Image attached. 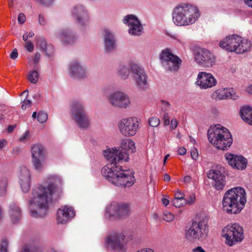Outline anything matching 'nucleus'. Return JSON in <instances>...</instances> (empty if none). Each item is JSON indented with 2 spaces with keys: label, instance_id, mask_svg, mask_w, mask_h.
I'll list each match as a JSON object with an SVG mask.
<instances>
[{
  "label": "nucleus",
  "instance_id": "f257e3e1",
  "mask_svg": "<svg viewBox=\"0 0 252 252\" xmlns=\"http://www.w3.org/2000/svg\"><path fill=\"white\" fill-rule=\"evenodd\" d=\"M121 150L109 149L104 152V156L110 162L101 169L103 176L112 184L120 187H130L134 184L135 178L132 172L124 170L117 164L127 161L128 154L135 151L134 142L131 139H124L121 142Z\"/></svg>",
  "mask_w": 252,
  "mask_h": 252
},
{
  "label": "nucleus",
  "instance_id": "f03ea898",
  "mask_svg": "<svg viewBox=\"0 0 252 252\" xmlns=\"http://www.w3.org/2000/svg\"><path fill=\"white\" fill-rule=\"evenodd\" d=\"M62 186L61 178L53 175L49 177L47 186L39 185L33 188L32 197L29 201L31 215L35 218L44 217L49 203L58 199L62 193Z\"/></svg>",
  "mask_w": 252,
  "mask_h": 252
},
{
  "label": "nucleus",
  "instance_id": "7ed1b4c3",
  "mask_svg": "<svg viewBox=\"0 0 252 252\" xmlns=\"http://www.w3.org/2000/svg\"><path fill=\"white\" fill-rule=\"evenodd\" d=\"M200 16V12L198 7L188 2L177 4L172 10V21L179 27L193 25L199 20Z\"/></svg>",
  "mask_w": 252,
  "mask_h": 252
},
{
  "label": "nucleus",
  "instance_id": "20e7f679",
  "mask_svg": "<svg viewBox=\"0 0 252 252\" xmlns=\"http://www.w3.org/2000/svg\"><path fill=\"white\" fill-rule=\"evenodd\" d=\"M245 189L236 187L227 190L223 197V208L228 214H238L244 208L246 202Z\"/></svg>",
  "mask_w": 252,
  "mask_h": 252
},
{
  "label": "nucleus",
  "instance_id": "39448f33",
  "mask_svg": "<svg viewBox=\"0 0 252 252\" xmlns=\"http://www.w3.org/2000/svg\"><path fill=\"white\" fill-rule=\"evenodd\" d=\"M207 133L210 142L218 149L227 150L232 143L230 132L220 125L211 126Z\"/></svg>",
  "mask_w": 252,
  "mask_h": 252
},
{
  "label": "nucleus",
  "instance_id": "423d86ee",
  "mask_svg": "<svg viewBox=\"0 0 252 252\" xmlns=\"http://www.w3.org/2000/svg\"><path fill=\"white\" fill-rule=\"evenodd\" d=\"M251 41L243 39L236 34L226 36L220 43V46L222 49L231 52L242 54L248 51L251 47Z\"/></svg>",
  "mask_w": 252,
  "mask_h": 252
},
{
  "label": "nucleus",
  "instance_id": "0eeeda50",
  "mask_svg": "<svg viewBox=\"0 0 252 252\" xmlns=\"http://www.w3.org/2000/svg\"><path fill=\"white\" fill-rule=\"evenodd\" d=\"M71 117L82 128H88L90 125V120L86 113L83 102L79 100L74 101L70 106Z\"/></svg>",
  "mask_w": 252,
  "mask_h": 252
},
{
  "label": "nucleus",
  "instance_id": "6e6552de",
  "mask_svg": "<svg viewBox=\"0 0 252 252\" xmlns=\"http://www.w3.org/2000/svg\"><path fill=\"white\" fill-rule=\"evenodd\" d=\"M131 77L136 88L139 91H146L149 88L148 75L143 67L136 63L129 65Z\"/></svg>",
  "mask_w": 252,
  "mask_h": 252
},
{
  "label": "nucleus",
  "instance_id": "1a4fd4ad",
  "mask_svg": "<svg viewBox=\"0 0 252 252\" xmlns=\"http://www.w3.org/2000/svg\"><path fill=\"white\" fill-rule=\"evenodd\" d=\"M207 234V223L204 220L194 221L186 231V239L191 242L203 240Z\"/></svg>",
  "mask_w": 252,
  "mask_h": 252
},
{
  "label": "nucleus",
  "instance_id": "9d476101",
  "mask_svg": "<svg viewBox=\"0 0 252 252\" xmlns=\"http://www.w3.org/2000/svg\"><path fill=\"white\" fill-rule=\"evenodd\" d=\"M222 233L226 244L229 246L241 242L244 238L243 229L237 223L227 225L222 229Z\"/></svg>",
  "mask_w": 252,
  "mask_h": 252
},
{
  "label": "nucleus",
  "instance_id": "9b49d317",
  "mask_svg": "<svg viewBox=\"0 0 252 252\" xmlns=\"http://www.w3.org/2000/svg\"><path fill=\"white\" fill-rule=\"evenodd\" d=\"M140 120L137 117H132L123 119L119 123L120 132L124 136H134L140 128Z\"/></svg>",
  "mask_w": 252,
  "mask_h": 252
},
{
  "label": "nucleus",
  "instance_id": "f8f14e48",
  "mask_svg": "<svg viewBox=\"0 0 252 252\" xmlns=\"http://www.w3.org/2000/svg\"><path fill=\"white\" fill-rule=\"evenodd\" d=\"M130 213V206L128 204L112 202L107 207L106 216L109 219H120L128 216Z\"/></svg>",
  "mask_w": 252,
  "mask_h": 252
},
{
  "label": "nucleus",
  "instance_id": "ddd939ff",
  "mask_svg": "<svg viewBox=\"0 0 252 252\" xmlns=\"http://www.w3.org/2000/svg\"><path fill=\"white\" fill-rule=\"evenodd\" d=\"M108 101L114 107L126 108L129 107L130 101L128 96L122 91H115L108 96Z\"/></svg>",
  "mask_w": 252,
  "mask_h": 252
},
{
  "label": "nucleus",
  "instance_id": "4468645a",
  "mask_svg": "<svg viewBox=\"0 0 252 252\" xmlns=\"http://www.w3.org/2000/svg\"><path fill=\"white\" fill-rule=\"evenodd\" d=\"M195 61L200 65L210 68L215 64L216 59L211 52L205 49H201L196 52Z\"/></svg>",
  "mask_w": 252,
  "mask_h": 252
},
{
  "label": "nucleus",
  "instance_id": "2eb2a0df",
  "mask_svg": "<svg viewBox=\"0 0 252 252\" xmlns=\"http://www.w3.org/2000/svg\"><path fill=\"white\" fill-rule=\"evenodd\" d=\"M105 243L113 250H122L125 244V236L122 233L113 232L107 237Z\"/></svg>",
  "mask_w": 252,
  "mask_h": 252
},
{
  "label": "nucleus",
  "instance_id": "dca6fc26",
  "mask_svg": "<svg viewBox=\"0 0 252 252\" xmlns=\"http://www.w3.org/2000/svg\"><path fill=\"white\" fill-rule=\"evenodd\" d=\"M124 24L129 28L128 33L132 35H140L143 32V26L138 18L134 15H127L123 20Z\"/></svg>",
  "mask_w": 252,
  "mask_h": 252
},
{
  "label": "nucleus",
  "instance_id": "f3484780",
  "mask_svg": "<svg viewBox=\"0 0 252 252\" xmlns=\"http://www.w3.org/2000/svg\"><path fill=\"white\" fill-rule=\"evenodd\" d=\"M221 167L210 170L207 173L208 178L213 180L212 185L217 190H222L225 185V176Z\"/></svg>",
  "mask_w": 252,
  "mask_h": 252
},
{
  "label": "nucleus",
  "instance_id": "a211bd4d",
  "mask_svg": "<svg viewBox=\"0 0 252 252\" xmlns=\"http://www.w3.org/2000/svg\"><path fill=\"white\" fill-rule=\"evenodd\" d=\"M217 81L210 73L199 72L198 74L195 84L201 89L211 88L217 85Z\"/></svg>",
  "mask_w": 252,
  "mask_h": 252
},
{
  "label": "nucleus",
  "instance_id": "6ab92c4d",
  "mask_svg": "<svg viewBox=\"0 0 252 252\" xmlns=\"http://www.w3.org/2000/svg\"><path fill=\"white\" fill-rule=\"evenodd\" d=\"M69 76L76 79H84L88 77V72L86 68L77 61L70 63L68 65Z\"/></svg>",
  "mask_w": 252,
  "mask_h": 252
},
{
  "label": "nucleus",
  "instance_id": "aec40b11",
  "mask_svg": "<svg viewBox=\"0 0 252 252\" xmlns=\"http://www.w3.org/2000/svg\"><path fill=\"white\" fill-rule=\"evenodd\" d=\"M224 157L228 164L234 168L243 170L247 167V160L243 156L226 153Z\"/></svg>",
  "mask_w": 252,
  "mask_h": 252
},
{
  "label": "nucleus",
  "instance_id": "412c9836",
  "mask_svg": "<svg viewBox=\"0 0 252 252\" xmlns=\"http://www.w3.org/2000/svg\"><path fill=\"white\" fill-rule=\"evenodd\" d=\"M75 212L71 207L65 206L57 211V222L60 224H65L75 216Z\"/></svg>",
  "mask_w": 252,
  "mask_h": 252
},
{
  "label": "nucleus",
  "instance_id": "4be33fe9",
  "mask_svg": "<svg viewBox=\"0 0 252 252\" xmlns=\"http://www.w3.org/2000/svg\"><path fill=\"white\" fill-rule=\"evenodd\" d=\"M19 183L24 192H28L31 187V174L30 170L26 167L20 169L19 175Z\"/></svg>",
  "mask_w": 252,
  "mask_h": 252
},
{
  "label": "nucleus",
  "instance_id": "5701e85b",
  "mask_svg": "<svg viewBox=\"0 0 252 252\" xmlns=\"http://www.w3.org/2000/svg\"><path fill=\"white\" fill-rule=\"evenodd\" d=\"M103 42L106 52H111L115 49L116 41L113 33L108 29L103 31Z\"/></svg>",
  "mask_w": 252,
  "mask_h": 252
},
{
  "label": "nucleus",
  "instance_id": "b1692460",
  "mask_svg": "<svg viewBox=\"0 0 252 252\" xmlns=\"http://www.w3.org/2000/svg\"><path fill=\"white\" fill-rule=\"evenodd\" d=\"M213 99L216 100H221L227 98H230L235 100L237 98L234 90L232 88L221 89L217 90L212 95Z\"/></svg>",
  "mask_w": 252,
  "mask_h": 252
},
{
  "label": "nucleus",
  "instance_id": "393cba45",
  "mask_svg": "<svg viewBox=\"0 0 252 252\" xmlns=\"http://www.w3.org/2000/svg\"><path fill=\"white\" fill-rule=\"evenodd\" d=\"M72 14L75 17L77 22L84 25L89 21V16L84 7L82 5L75 6L72 10Z\"/></svg>",
  "mask_w": 252,
  "mask_h": 252
},
{
  "label": "nucleus",
  "instance_id": "a878e982",
  "mask_svg": "<svg viewBox=\"0 0 252 252\" xmlns=\"http://www.w3.org/2000/svg\"><path fill=\"white\" fill-rule=\"evenodd\" d=\"M57 36L64 44L72 43L76 39V36L67 29H64L59 32Z\"/></svg>",
  "mask_w": 252,
  "mask_h": 252
},
{
  "label": "nucleus",
  "instance_id": "bb28decb",
  "mask_svg": "<svg viewBox=\"0 0 252 252\" xmlns=\"http://www.w3.org/2000/svg\"><path fill=\"white\" fill-rule=\"evenodd\" d=\"M175 59H177V56L174 55L168 48L163 50L159 55V59L162 65H166L168 61L171 60L175 61Z\"/></svg>",
  "mask_w": 252,
  "mask_h": 252
},
{
  "label": "nucleus",
  "instance_id": "cd10ccee",
  "mask_svg": "<svg viewBox=\"0 0 252 252\" xmlns=\"http://www.w3.org/2000/svg\"><path fill=\"white\" fill-rule=\"evenodd\" d=\"M32 158H45V152L43 146L40 144H36L31 147Z\"/></svg>",
  "mask_w": 252,
  "mask_h": 252
},
{
  "label": "nucleus",
  "instance_id": "c85d7f7f",
  "mask_svg": "<svg viewBox=\"0 0 252 252\" xmlns=\"http://www.w3.org/2000/svg\"><path fill=\"white\" fill-rule=\"evenodd\" d=\"M9 214L13 223L18 222L21 218V211L20 208L14 203H11L10 205Z\"/></svg>",
  "mask_w": 252,
  "mask_h": 252
},
{
  "label": "nucleus",
  "instance_id": "c756f323",
  "mask_svg": "<svg viewBox=\"0 0 252 252\" xmlns=\"http://www.w3.org/2000/svg\"><path fill=\"white\" fill-rule=\"evenodd\" d=\"M240 114L244 122L252 125V108L249 106L243 107L240 110Z\"/></svg>",
  "mask_w": 252,
  "mask_h": 252
},
{
  "label": "nucleus",
  "instance_id": "7c9ffc66",
  "mask_svg": "<svg viewBox=\"0 0 252 252\" xmlns=\"http://www.w3.org/2000/svg\"><path fill=\"white\" fill-rule=\"evenodd\" d=\"M175 61L171 60L168 62L167 65H162L167 70L170 71H177L182 63L181 59L177 56V59H175Z\"/></svg>",
  "mask_w": 252,
  "mask_h": 252
},
{
  "label": "nucleus",
  "instance_id": "2f4dec72",
  "mask_svg": "<svg viewBox=\"0 0 252 252\" xmlns=\"http://www.w3.org/2000/svg\"><path fill=\"white\" fill-rule=\"evenodd\" d=\"M133 63H130L128 64V66L125 65H121L119 67L117 70L118 75L122 79H126L128 78L130 72L129 65L130 64Z\"/></svg>",
  "mask_w": 252,
  "mask_h": 252
},
{
  "label": "nucleus",
  "instance_id": "473e14b6",
  "mask_svg": "<svg viewBox=\"0 0 252 252\" xmlns=\"http://www.w3.org/2000/svg\"><path fill=\"white\" fill-rule=\"evenodd\" d=\"M45 158H32V161L34 169L37 171H41L44 167Z\"/></svg>",
  "mask_w": 252,
  "mask_h": 252
},
{
  "label": "nucleus",
  "instance_id": "72a5a7b5",
  "mask_svg": "<svg viewBox=\"0 0 252 252\" xmlns=\"http://www.w3.org/2000/svg\"><path fill=\"white\" fill-rule=\"evenodd\" d=\"M37 46L39 47L42 51L49 56L47 51V43L45 39L42 37H39L37 39Z\"/></svg>",
  "mask_w": 252,
  "mask_h": 252
},
{
  "label": "nucleus",
  "instance_id": "f704fd0d",
  "mask_svg": "<svg viewBox=\"0 0 252 252\" xmlns=\"http://www.w3.org/2000/svg\"><path fill=\"white\" fill-rule=\"evenodd\" d=\"M39 74L36 70L30 71L28 79L29 81L33 84H36L38 80Z\"/></svg>",
  "mask_w": 252,
  "mask_h": 252
},
{
  "label": "nucleus",
  "instance_id": "c9c22d12",
  "mask_svg": "<svg viewBox=\"0 0 252 252\" xmlns=\"http://www.w3.org/2000/svg\"><path fill=\"white\" fill-rule=\"evenodd\" d=\"M174 215L171 212L165 211L163 213V219L167 222H171L174 220Z\"/></svg>",
  "mask_w": 252,
  "mask_h": 252
},
{
  "label": "nucleus",
  "instance_id": "e433bc0d",
  "mask_svg": "<svg viewBox=\"0 0 252 252\" xmlns=\"http://www.w3.org/2000/svg\"><path fill=\"white\" fill-rule=\"evenodd\" d=\"M37 119L40 123H44L47 121L48 115L47 113L43 111H40L37 114Z\"/></svg>",
  "mask_w": 252,
  "mask_h": 252
},
{
  "label": "nucleus",
  "instance_id": "4c0bfd02",
  "mask_svg": "<svg viewBox=\"0 0 252 252\" xmlns=\"http://www.w3.org/2000/svg\"><path fill=\"white\" fill-rule=\"evenodd\" d=\"M171 204L176 208H179L185 204H186V200H178L177 199H173L171 201Z\"/></svg>",
  "mask_w": 252,
  "mask_h": 252
},
{
  "label": "nucleus",
  "instance_id": "58836bf2",
  "mask_svg": "<svg viewBox=\"0 0 252 252\" xmlns=\"http://www.w3.org/2000/svg\"><path fill=\"white\" fill-rule=\"evenodd\" d=\"M160 124L159 118L156 117H153L149 119V124L151 126L157 127Z\"/></svg>",
  "mask_w": 252,
  "mask_h": 252
},
{
  "label": "nucleus",
  "instance_id": "ea45409f",
  "mask_svg": "<svg viewBox=\"0 0 252 252\" xmlns=\"http://www.w3.org/2000/svg\"><path fill=\"white\" fill-rule=\"evenodd\" d=\"M8 242L6 239H2L0 243V252H7Z\"/></svg>",
  "mask_w": 252,
  "mask_h": 252
},
{
  "label": "nucleus",
  "instance_id": "a19ab883",
  "mask_svg": "<svg viewBox=\"0 0 252 252\" xmlns=\"http://www.w3.org/2000/svg\"><path fill=\"white\" fill-rule=\"evenodd\" d=\"M21 252H40L37 249L31 246H25Z\"/></svg>",
  "mask_w": 252,
  "mask_h": 252
},
{
  "label": "nucleus",
  "instance_id": "79ce46f5",
  "mask_svg": "<svg viewBox=\"0 0 252 252\" xmlns=\"http://www.w3.org/2000/svg\"><path fill=\"white\" fill-rule=\"evenodd\" d=\"M24 47L26 50L29 52H32L34 50V45L33 43L30 40L27 41L24 45Z\"/></svg>",
  "mask_w": 252,
  "mask_h": 252
},
{
  "label": "nucleus",
  "instance_id": "37998d69",
  "mask_svg": "<svg viewBox=\"0 0 252 252\" xmlns=\"http://www.w3.org/2000/svg\"><path fill=\"white\" fill-rule=\"evenodd\" d=\"M161 107L162 111H166L168 110L170 107V104L168 101L166 100H161Z\"/></svg>",
  "mask_w": 252,
  "mask_h": 252
},
{
  "label": "nucleus",
  "instance_id": "c03bdc74",
  "mask_svg": "<svg viewBox=\"0 0 252 252\" xmlns=\"http://www.w3.org/2000/svg\"><path fill=\"white\" fill-rule=\"evenodd\" d=\"M195 200V195L194 193H191L188 199H186V204H192Z\"/></svg>",
  "mask_w": 252,
  "mask_h": 252
},
{
  "label": "nucleus",
  "instance_id": "a18cd8bd",
  "mask_svg": "<svg viewBox=\"0 0 252 252\" xmlns=\"http://www.w3.org/2000/svg\"><path fill=\"white\" fill-rule=\"evenodd\" d=\"M32 102L30 100L25 99L23 101L21 107L23 110H26L27 108L31 107Z\"/></svg>",
  "mask_w": 252,
  "mask_h": 252
},
{
  "label": "nucleus",
  "instance_id": "49530a36",
  "mask_svg": "<svg viewBox=\"0 0 252 252\" xmlns=\"http://www.w3.org/2000/svg\"><path fill=\"white\" fill-rule=\"evenodd\" d=\"M190 155L192 158L196 160L198 156V153L197 149L194 147L192 148L191 149Z\"/></svg>",
  "mask_w": 252,
  "mask_h": 252
},
{
  "label": "nucleus",
  "instance_id": "de8ad7c7",
  "mask_svg": "<svg viewBox=\"0 0 252 252\" xmlns=\"http://www.w3.org/2000/svg\"><path fill=\"white\" fill-rule=\"evenodd\" d=\"M185 197V195L183 193H182L181 191H177L174 194V199H177L178 200L181 199V200H186Z\"/></svg>",
  "mask_w": 252,
  "mask_h": 252
},
{
  "label": "nucleus",
  "instance_id": "09e8293b",
  "mask_svg": "<svg viewBox=\"0 0 252 252\" xmlns=\"http://www.w3.org/2000/svg\"><path fill=\"white\" fill-rule=\"evenodd\" d=\"M26 16L23 13H20L18 16V21L19 24H23L26 21Z\"/></svg>",
  "mask_w": 252,
  "mask_h": 252
},
{
  "label": "nucleus",
  "instance_id": "8fccbe9b",
  "mask_svg": "<svg viewBox=\"0 0 252 252\" xmlns=\"http://www.w3.org/2000/svg\"><path fill=\"white\" fill-rule=\"evenodd\" d=\"M164 124L165 126H168L170 124V117L168 113H165L163 115Z\"/></svg>",
  "mask_w": 252,
  "mask_h": 252
},
{
  "label": "nucleus",
  "instance_id": "3c124183",
  "mask_svg": "<svg viewBox=\"0 0 252 252\" xmlns=\"http://www.w3.org/2000/svg\"><path fill=\"white\" fill-rule=\"evenodd\" d=\"M18 56V53L17 49H14L10 55V58L12 60L16 59Z\"/></svg>",
  "mask_w": 252,
  "mask_h": 252
},
{
  "label": "nucleus",
  "instance_id": "603ef678",
  "mask_svg": "<svg viewBox=\"0 0 252 252\" xmlns=\"http://www.w3.org/2000/svg\"><path fill=\"white\" fill-rule=\"evenodd\" d=\"M38 23L42 26H44L46 24V20L44 16L42 15H39L38 16Z\"/></svg>",
  "mask_w": 252,
  "mask_h": 252
},
{
  "label": "nucleus",
  "instance_id": "864d4df0",
  "mask_svg": "<svg viewBox=\"0 0 252 252\" xmlns=\"http://www.w3.org/2000/svg\"><path fill=\"white\" fill-rule=\"evenodd\" d=\"M178 125L177 120L175 118H173L171 121V128L172 129H175L176 128Z\"/></svg>",
  "mask_w": 252,
  "mask_h": 252
},
{
  "label": "nucleus",
  "instance_id": "5fc2aeb1",
  "mask_svg": "<svg viewBox=\"0 0 252 252\" xmlns=\"http://www.w3.org/2000/svg\"><path fill=\"white\" fill-rule=\"evenodd\" d=\"M42 4L48 5L51 4L54 0H37Z\"/></svg>",
  "mask_w": 252,
  "mask_h": 252
},
{
  "label": "nucleus",
  "instance_id": "6e6d98bb",
  "mask_svg": "<svg viewBox=\"0 0 252 252\" xmlns=\"http://www.w3.org/2000/svg\"><path fill=\"white\" fill-rule=\"evenodd\" d=\"M40 59V54L39 53L36 52L35 54L34 58L33 60L34 63L35 64H37L39 62Z\"/></svg>",
  "mask_w": 252,
  "mask_h": 252
},
{
  "label": "nucleus",
  "instance_id": "4d7b16f0",
  "mask_svg": "<svg viewBox=\"0 0 252 252\" xmlns=\"http://www.w3.org/2000/svg\"><path fill=\"white\" fill-rule=\"evenodd\" d=\"M178 154L180 155L183 156L186 154L187 150L184 147H180L178 149Z\"/></svg>",
  "mask_w": 252,
  "mask_h": 252
},
{
  "label": "nucleus",
  "instance_id": "13d9d810",
  "mask_svg": "<svg viewBox=\"0 0 252 252\" xmlns=\"http://www.w3.org/2000/svg\"><path fill=\"white\" fill-rule=\"evenodd\" d=\"M193 252H206L200 246H198L192 250Z\"/></svg>",
  "mask_w": 252,
  "mask_h": 252
},
{
  "label": "nucleus",
  "instance_id": "bf43d9fd",
  "mask_svg": "<svg viewBox=\"0 0 252 252\" xmlns=\"http://www.w3.org/2000/svg\"><path fill=\"white\" fill-rule=\"evenodd\" d=\"M29 131H27L25 132V133L20 137V139H19V140L20 141H24V140H25L26 139H27L28 135H29Z\"/></svg>",
  "mask_w": 252,
  "mask_h": 252
},
{
  "label": "nucleus",
  "instance_id": "052dcab7",
  "mask_svg": "<svg viewBox=\"0 0 252 252\" xmlns=\"http://www.w3.org/2000/svg\"><path fill=\"white\" fill-rule=\"evenodd\" d=\"M6 144V141L5 139H0V149H2Z\"/></svg>",
  "mask_w": 252,
  "mask_h": 252
},
{
  "label": "nucleus",
  "instance_id": "680f3d73",
  "mask_svg": "<svg viewBox=\"0 0 252 252\" xmlns=\"http://www.w3.org/2000/svg\"><path fill=\"white\" fill-rule=\"evenodd\" d=\"M191 180V177L189 176H186L184 178V181L185 183H189L190 182Z\"/></svg>",
  "mask_w": 252,
  "mask_h": 252
},
{
  "label": "nucleus",
  "instance_id": "e2e57ef3",
  "mask_svg": "<svg viewBox=\"0 0 252 252\" xmlns=\"http://www.w3.org/2000/svg\"><path fill=\"white\" fill-rule=\"evenodd\" d=\"M162 203L165 206L169 204V200L167 198H163L161 199Z\"/></svg>",
  "mask_w": 252,
  "mask_h": 252
},
{
  "label": "nucleus",
  "instance_id": "0e129e2a",
  "mask_svg": "<svg viewBox=\"0 0 252 252\" xmlns=\"http://www.w3.org/2000/svg\"><path fill=\"white\" fill-rule=\"evenodd\" d=\"M244 1L247 5L252 8V0H244Z\"/></svg>",
  "mask_w": 252,
  "mask_h": 252
},
{
  "label": "nucleus",
  "instance_id": "69168bd1",
  "mask_svg": "<svg viewBox=\"0 0 252 252\" xmlns=\"http://www.w3.org/2000/svg\"><path fill=\"white\" fill-rule=\"evenodd\" d=\"M15 128V126H9L7 128V131L8 132H12Z\"/></svg>",
  "mask_w": 252,
  "mask_h": 252
},
{
  "label": "nucleus",
  "instance_id": "338daca9",
  "mask_svg": "<svg viewBox=\"0 0 252 252\" xmlns=\"http://www.w3.org/2000/svg\"><path fill=\"white\" fill-rule=\"evenodd\" d=\"M28 38L29 37L28 36V32H27L23 34V39L24 41L27 42Z\"/></svg>",
  "mask_w": 252,
  "mask_h": 252
},
{
  "label": "nucleus",
  "instance_id": "774afa93",
  "mask_svg": "<svg viewBox=\"0 0 252 252\" xmlns=\"http://www.w3.org/2000/svg\"><path fill=\"white\" fill-rule=\"evenodd\" d=\"M247 91L249 94H252V85L250 86L247 89Z\"/></svg>",
  "mask_w": 252,
  "mask_h": 252
}]
</instances>
